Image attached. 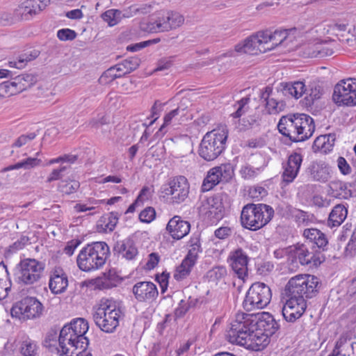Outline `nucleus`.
I'll use <instances>...</instances> for the list:
<instances>
[{"mask_svg":"<svg viewBox=\"0 0 356 356\" xmlns=\"http://www.w3.org/2000/svg\"><path fill=\"white\" fill-rule=\"evenodd\" d=\"M348 214L347 209L342 204H337L330 212L327 225L329 227H338L346 218Z\"/></svg>","mask_w":356,"mask_h":356,"instance_id":"obj_31","label":"nucleus"},{"mask_svg":"<svg viewBox=\"0 0 356 356\" xmlns=\"http://www.w3.org/2000/svg\"><path fill=\"white\" fill-rule=\"evenodd\" d=\"M174 58V56L161 58L157 63V67L155 69V71H163L168 70L173 65Z\"/></svg>","mask_w":356,"mask_h":356,"instance_id":"obj_58","label":"nucleus"},{"mask_svg":"<svg viewBox=\"0 0 356 356\" xmlns=\"http://www.w3.org/2000/svg\"><path fill=\"white\" fill-rule=\"evenodd\" d=\"M195 264L193 261L185 257L181 264L176 268L174 278L178 281L184 280L190 274Z\"/></svg>","mask_w":356,"mask_h":356,"instance_id":"obj_34","label":"nucleus"},{"mask_svg":"<svg viewBox=\"0 0 356 356\" xmlns=\"http://www.w3.org/2000/svg\"><path fill=\"white\" fill-rule=\"evenodd\" d=\"M80 188V183L76 180H62L58 186V191L63 195H71Z\"/></svg>","mask_w":356,"mask_h":356,"instance_id":"obj_40","label":"nucleus"},{"mask_svg":"<svg viewBox=\"0 0 356 356\" xmlns=\"http://www.w3.org/2000/svg\"><path fill=\"white\" fill-rule=\"evenodd\" d=\"M277 129L281 134L288 137L291 142L298 143L307 140L306 135H301L302 133L299 129L294 115L282 117L278 122Z\"/></svg>","mask_w":356,"mask_h":356,"instance_id":"obj_15","label":"nucleus"},{"mask_svg":"<svg viewBox=\"0 0 356 356\" xmlns=\"http://www.w3.org/2000/svg\"><path fill=\"white\" fill-rule=\"evenodd\" d=\"M228 137L226 127L208 131L201 140L198 153L207 161H214L225 149Z\"/></svg>","mask_w":356,"mask_h":356,"instance_id":"obj_6","label":"nucleus"},{"mask_svg":"<svg viewBox=\"0 0 356 356\" xmlns=\"http://www.w3.org/2000/svg\"><path fill=\"white\" fill-rule=\"evenodd\" d=\"M302 162V155L300 154L294 152L289 156L287 165L289 166V168L295 169L296 172H299Z\"/></svg>","mask_w":356,"mask_h":356,"instance_id":"obj_51","label":"nucleus"},{"mask_svg":"<svg viewBox=\"0 0 356 356\" xmlns=\"http://www.w3.org/2000/svg\"><path fill=\"white\" fill-rule=\"evenodd\" d=\"M179 109H174L166 114L163 118V123L159 129L158 133L164 134L166 132L165 127L171 124L172 120L177 115H179Z\"/></svg>","mask_w":356,"mask_h":356,"instance_id":"obj_57","label":"nucleus"},{"mask_svg":"<svg viewBox=\"0 0 356 356\" xmlns=\"http://www.w3.org/2000/svg\"><path fill=\"white\" fill-rule=\"evenodd\" d=\"M321 285L319 279L312 275L291 278L285 286V293L289 298L282 309L284 318L291 323L300 318L307 308L305 298L316 296Z\"/></svg>","mask_w":356,"mask_h":356,"instance_id":"obj_1","label":"nucleus"},{"mask_svg":"<svg viewBox=\"0 0 356 356\" xmlns=\"http://www.w3.org/2000/svg\"><path fill=\"white\" fill-rule=\"evenodd\" d=\"M306 243L296 244L289 247V255L290 257L298 259L302 266L313 265L318 266L325 260V255L321 250L312 249L309 250Z\"/></svg>","mask_w":356,"mask_h":356,"instance_id":"obj_10","label":"nucleus"},{"mask_svg":"<svg viewBox=\"0 0 356 356\" xmlns=\"http://www.w3.org/2000/svg\"><path fill=\"white\" fill-rule=\"evenodd\" d=\"M44 346L48 348L51 351L56 350L58 353L62 354L61 348L56 346V332L54 334H49L44 340Z\"/></svg>","mask_w":356,"mask_h":356,"instance_id":"obj_52","label":"nucleus"},{"mask_svg":"<svg viewBox=\"0 0 356 356\" xmlns=\"http://www.w3.org/2000/svg\"><path fill=\"white\" fill-rule=\"evenodd\" d=\"M39 55H40V51L38 50H35V49L31 51L29 54L26 53V54L21 55L19 56V65H17V67L18 68L24 67L26 63L35 59L36 58L38 57Z\"/></svg>","mask_w":356,"mask_h":356,"instance_id":"obj_55","label":"nucleus"},{"mask_svg":"<svg viewBox=\"0 0 356 356\" xmlns=\"http://www.w3.org/2000/svg\"><path fill=\"white\" fill-rule=\"evenodd\" d=\"M121 72H118L117 71V67L114 66L111 67L107 70H106L102 75L101 76L99 81L100 82H104L107 83L110 81L115 80V79L122 77Z\"/></svg>","mask_w":356,"mask_h":356,"instance_id":"obj_46","label":"nucleus"},{"mask_svg":"<svg viewBox=\"0 0 356 356\" xmlns=\"http://www.w3.org/2000/svg\"><path fill=\"white\" fill-rule=\"evenodd\" d=\"M334 53L332 49L328 48L322 44L314 45L312 52L309 53L312 57L323 58L331 56Z\"/></svg>","mask_w":356,"mask_h":356,"instance_id":"obj_45","label":"nucleus"},{"mask_svg":"<svg viewBox=\"0 0 356 356\" xmlns=\"http://www.w3.org/2000/svg\"><path fill=\"white\" fill-rule=\"evenodd\" d=\"M68 285L67 277L61 269L55 270L49 280V289L54 294L63 293Z\"/></svg>","mask_w":356,"mask_h":356,"instance_id":"obj_26","label":"nucleus"},{"mask_svg":"<svg viewBox=\"0 0 356 356\" xmlns=\"http://www.w3.org/2000/svg\"><path fill=\"white\" fill-rule=\"evenodd\" d=\"M329 194L339 199H348L352 196V192L348 188L346 184L340 180L330 182Z\"/></svg>","mask_w":356,"mask_h":356,"instance_id":"obj_29","label":"nucleus"},{"mask_svg":"<svg viewBox=\"0 0 356 356\" xmlns=\"http://www.w3.org/2000/svg\"><path fill=\"white\" fill-rule=\"evenodd\" d=\"M332 99L339 105H356V79L340 81L334 86Z\"/></svg>","mask_w":356,"mask_h":356,"instance_id":"obj_12","label":"nucleus"},{"mask_svg":"<svg viewBox=\"0 0 356 356\" xmlns=\"http://www.w3.org/2000/svg\"><path fill=\"white\" fill-rule=\"evenodd\" d=\"M45 264L35 259L22 260L16 267V280L18 283L31 285L38 282L42 276Z\"/></svg>","mask_w":356,"mask_h":356,"instance_id":"obj_8","label":"nucleus"},{"mask_svg":"<svg viewBox=\"0 0 356 356\" xmlns=\"http://www.w3.org/2000/svg\"><path fill=\"white\" fill-rule=\"evenodd\" d=\"M107 220L108 222L105 225L106 229H108L110 232H112L115 229L118 221V213H109L108 215Z\"/></svg>","mask_w":356,"mask_h":356,"instance_id":"obj_63","label":"nucleus"},{"mask_svg":"<svg viewBox=\"0 0 356 356\" xmlns=\"http://www.w3.org/2000/svg\"><path fill=\"white\" fill-rule=\"evenodd\" d=\"M323 95V89L318 85H314L309 89V93L307 95L304 100L307 106H311L314 104V102L321 98Z\"/></svg>","mask_w":356,"mask_h":356,"instance_id":"obj_44","label":"nucleus"},{"mask_svg":"<svg viewBox=\"0 0 356 356\" xmlns=\"http://www.w3.org/2000/svg\"><path fill=\"white\" fill-rule=\"evenodd\" d=\"M38 346L37 343L30 339L24 340L20 346V353L23 356H36L38 354Z\"/></svg>","mask_w":356,"mask_h":356,"instance_id":"obj_41","label":"nucleus"},{"mask_svg":"<svg viewBox=\"0 0 356 356\" xmlns=\"http://www.w3.org/2000/svg\"><path fill=\"white\" fill-rule=\"evenodd\" d=\"M272 92V88L266 87L265 91L261 93V97L266 102V106L269 113H277L282 111L285 104L283 101H278L274 98H270V95Z\"/></svg>","mask_w":356,"mask_h":356,"instance_id":"obj_30","label":"nucleus"},{"mask_svg":"<svg viewBox=\"0 0 356 356\" xmlns=\"http://www.w3.org/2000/svg\"><path fill=\"white\" fill-rule=\"evenodd\" d=\"M42 161L37 158H27L25 160H23L20 162L15 163V165H10L8 167L4 168L2 170V172H7L8 170L19 169V168H24V169H30L34 168L35 166L39 165L41 163Z\"/></svg>","mask_w":356,"mask_h":356,"instance_id":"obj_39","label":"nucleus"},{"mask_svg":"<svg viewBox=\"0 0 356 356\" xmlns=\"http://www.w3.org/2000/svg\"><path fill=\"white\" fill-rule=\"evenodd\" d=\"M76 33L70 29H62L57 32V37L63 41L72 40L76 38Z\"/></svg>","mask_w":356,"mask_h":356,"instance_id":"obj_56","label":"nucleus"},{"mask_svg":"<svg viewBox=\"0 0 356 356\" xmlns=\"http://www.w3.org/2000/svg\"><path fill=\"white\" fill-rule=\"evenodd\" d=\"M140 63V60L138 57H130L116 64L115 67H117L118 72H121V75L124 76L136 70Z\"/></svg>","mask_w":356,"mask_h":356,"instance_id":"obj_33","label":"nucleus"},{"mask_svg":"<svg viewBox=\"0 0 356 356\" xmlns=\"http://www.w3.org/2000/svg\"><path fill=\"white\" fill-rule=\"evenodd\" d=\"M122 314L118 304L111 299H102L92 313L95 325L103 332L113 333L119 325Z\"/></svg>","mask_w":356,"mask_h":356,"instance_id":"obj_4","label":"nucleus"},{"mask_svg":"<svg viewBox=\"0 0 356 356\" xmlns=\"http://www.w3.org/2000/svg\"><path fill=\"white\" fill-rule=\"evenodd\" d=\"M191 229V224L186 220H183L179 216H175L172 218L166 226V229L170 236L177 240H179L186 236Z\"/></svg>","mask_w":356,"mask_h":356,"instance_id":"obj_22","label":"nucleus"},{"mask_svg":"<svg viewBox=\"0 0 356 356\" xmlns=\"http://www.w3.org/2000/svg\"><path fill=\"white\" fill-rule=\"evenodd\" d=\"M308 177L314 181L325 183L330 178V168L323 161H312L306 170Z\"/></svg>","mask_w":356,"mask_h":356,"instance_id":"obj_20","label":"nucleus"},{"mask_svg":"<svg viewBox=\"0 0 356 356\" xmlns=\"http://www.w3.org/2000/svg\"><path fill=\"white\" fill-rule=\"evenodd\" d=\"M115 255L122 254V257L131 260L138 254V250L134 245L133 240L126 238L115 243L113 248Z\"/></svg>","mask_w":356,"mask_h":356,"instance_id":"obj_23","label":"nucleus"},{"mask_svg":"<svg viewBox=\"0 0 356 356\" xmlns=\"http://www.w3.org/2000/svg\"><path fill=\"white\" fill-rule=\"evenodd\" d=\"M43 311V305L35 297L26 296L13 305L10 313L13 317L26 321L40 318Z\"/></svg>","mask_w":356,"mask_h":356,"instance_id":"obj_9","label":"nucleus"},{"mask_svg":"<svg viewBox=\"0 0 356 356\" xmlns=\"http://www.w3.org/2000/svg\"><path fill=\"white\" fill-rule=\"evenodd\" d=\"M160 17L163 32L177 29L184 24V17L177 12L168 11Z\"/></svg>","mask_w":356,"mask_h":356,"instance_id":"obj_25","label":"nucleus"},{"mask_svg":"<svg viewBox=\"0 0 356 356\" xmlns=\"http://www.w3.org/2000/svg\"><path fill=\"white\" fill-rule=\"evenodd\" d=\"M325 136H323V135L317 137L313 143L312 149L314 152H317L318 151H321L323 152H327L328 151L325 149Z\"/></svg>","mask_w":356,"mask_h":356,"instance_id":"obj_59","label":"nucleus"},{"mask_svg":"<svg viewBox=\"0 0 356 356\" xmlns=\"http://www.w3.org/2000/svg\"><path fill=\"white\" fill-rule=\"evenodd\" d=\"M249 314H242L236 316V321L231 324V328L229 330L227 337L229 341L234 343H236L241 346L248 343V341L254 342L258 347L257 350L264 348L269 343V339L265 341V337L258 336L254 332L252 323H249Z\"/></svg>","mask_w":356,"mask_h":356,"instance_id":"obj_2","label":"nucleus"},{"mask_svg":"<svg viewBox=\"0 0 356 356\" xmlns=\"http://www.w3.org/2000/svg\"><path fill=\"white\" fill-rule=\"evenodd\" d=\"M274 216L273 209L265 204H247L241 213L243 227L257 231L267 225Z\"/></svg>","mask_w":356,"mask_h":356,"instance_id":"obj_5","label":"nucleus"},{"mask_svg":"<svg viewBox=\"0 0 356 356\" xmlns=\"http://www.w3.org/2000/svg\"><path fill=\"white\" fill-rule=\"evenodd\" d=\"M303 236L307 238L305 242L312 249L321 250L322 252L327 250L328 240L325 234L319 229L315 228L306 229L304 230Z\"/></svg>","mask_w":356,"mask_h":356,"instance_id":"obj_19","label":"nucleus"},{"mask_svg":"<svg viewBox=\"0 0 356 356\" xmlns=\"http://www.w3.org/2000/svg\"><path fill=\"white\" fill-rule=\"evenodd\" d=\"M280 91L285 97L298 99L306 92L307 89L305 88L304 82L297 81L294 82L281 83Z\"/></svg>","mask_w":356,"mask_h":356,"instance_id":"obj_24","label":"nucleus"},{"mask_svg":"<svg viewBox=\"0 0 356 356\" xmlns=\"http://www.w3.org/2000/svg\"><path fill=\"white\" fill-rule=\"evenodd\" d=\"M257 328L263 332L261 333L265 337V341L269 336L276 333L280 328V324L275 321L273 316L268 312H263L260 314L256 322Z\"/></svg>","mask_w":356,"mask_h":356,"instance_id":"obj_21","label":"nucleus"},{"mask_svg":"<svg viewBox=\"0 0 356 356\" xmlns=\"http://www.w3.org/2000/svg\"><path fill=\"white\" fill-rule=\"evenodd\" d=\"M263 35L265 47H269L268 51L274 49L278 46L286 47L288 44V30H276L273 33L270 31H261Z\"/></svg>","mask_w":356,"mask_h":356,"instance_id":"obj_17","label":"nucleus"},{"mask_svg":"<svg viewBox=\"0 0 356 356\" xmlns=\"http://www.w3.org/2000/svg\"><path fill=\"white\" fill-rule=\"evenodd\" d=\"M13 80L15 89L18 92L34 85L37 82V76L33 74H22L13 78Z\"/></svg>","mask_w":356,"mask_h":356,"instance_id":"obj_32","label":"nucleus"},{"mask_svg":"<svg viewBox=\"0 0 356 356\" xmlns=\"http://www.w3.org/2000/svg\"><path fill=\"white\" fill-rule=\"evenodd\" d=\"M221 200L220 197H211L205 200L206 204L202 202V207L204 208V210L207 209V213L212 216L215 219H221L224 216L225 211Z\"/></svg>","mask_w":356,"mask_h":356,"instance_id":"obj_27","label":"nucleus"},{"mask_svg":"<svg viewBox=\"0 0 356 356\" xmlns=\"http://www.w3.org/2000/svg\"><path fill=\"white\" fill-rule=\"evenodd\" d=\"M161 26L160 17H159L156 19H151L147 22H142L140 27L142 31L145 32L159 33L163 32Z\"/></svg>","mask_w":356,"mask_h":356,"instance_id":"obj_43","label":"nucleus"},{"mask_svg":"<svg viewBox=\"0 0 356 356\" xmlns=\"http://www.w3.org/2000/svg\"><path fill=\"white\" fill-rule=\"evenodd\" d=\"M156 217L155 209L152 207H148L143 210L139 214V219L143 222L149 223Z\"/></svg>","mask_w":356,"mask_h":356,"instance_id":"obj_53","label":"nucleus"},{"mask_svg":"<svg viewBox=\"0 0 356 356\" xmlns=\"http://www.w3.org/2000/svg\"><path fill=\"white\" fill-rule=\"evenodd\" d=\"M72 341H66L67 346H69V355H75L80 350H86L89 345V340L86 337L76 338L72 337ZM68 348V346H67Z\"/></svg>","mask_w":356,"mask_h":356,"instance_id":"obj_35","label":"nucleus"},{"mask_svg":"<svg viewBox=\"0 0 356 356\" xmlns=\"http://www.w3.org/2000/svg\"><path fill=\"white\" fill-rule=\"evenodd\" d=\"M261 122V117L259 113L248 115L239 120L241 130L245 131L259 127Z\"/></svg>","mask_w":356,"mask_h":356,"instance_id":"obj_36","label":"nucleus"},{"mask_svg":"<svg viewBox=\"0 0 356 356\" xmlns=\"http://www.w3.org/2000/svg\"><path fill=\"white\" fill-rule=\"evenodd\" d=\"M227 275V270L223 266H216L207 273V277L211 282H218Z\"/></svg>","mask_w":356,"mask_h":356,"instance_id":"obj_47","label":"nucleus"},{"mask_svg":"<svg viewBox=\"0 0 356 356\" xmlns=\"http://www.w3.org/2000/svg\"><path fill=\"white\" fill-rule=\"evenodd\" d=\"M230 260L234 272L238 278L244 280L248 275L249 257L247 254L241 248H238L232 253Z\"/></svg>","mask_w":356,"mask_h":356,"instance_id":"obj_18","label":"nucleus"},{"mask_svg":"<svg viewBox=\"0 0 356 356\" xmlns=\"http://www.w3.org/2000/svg\"><path fill=\"white\" fill-rule=\"evenodd\" d=\"M337 165L343 175H346L351 173V168L343 157L339 156L338 158Z\"/></svg>","mask_w":356,"mask_h":356,"instance_id":"obj_64","label":"nucleus"},{"mask_svg":"<svg viewBox=\"0 0 356 356\" xmlns=\"http://www.w3.org/2000/svg\"><path fill=\"white\" fill-rule=\"evenodd\" d=\"M250 102V97H245L240 99L236 102L237 108L235 112H234L231 115L234 118H238L241 117L248 108V104Z\"/></svg>","mask_w":356,"mask_h":356,"instance_id":"obj_49","label":"nucleus"},{"mask_svg":"<svg viewBox=\"0 0 356 356\" xmlns=\"http://www.w3.org/2000/svg\"><path fill=\"white\" fill-rule=\"evenodd\" d=\"M188 243L190 244L191 249L188 250L185 257L188 258L195 264L198 253L202 251L200 236L196 235L192 236Z\"/></svg>","mask_w":356,"mask_h":356,"instance_id":"obj_37","label":"nucleus"},{"mask_svg":"<svg viewBox=\"0 0 356 356\" xmlns=\"http://www.w3.org/2000/svg\"><path fill=\"white\" fill-rule=\"evenodd\" d=\"M29 240V238L28 236H22L20 238L9 246V252L13 253L17 250L23 249L25 245L27 244Z\"/></svg>","mask_w":356,"mask_h":356,"instance_id":"obj_60","label":"nucleus"},{"mask_svg":"<svg viewBox=\"0 0 356 356\" xmlns=\"http://www.w3.org/2000/svg\"><path fill=\"white\" fill-rule=\"evenodd\" d=\"M163 104L159 100H156L154 104L151 108V118H153L150 122L147 124L146 123H143V126L145 127H147L151 126L159 118L160 113L162 111Z\"/></svg>","mask_w":356,"mask_h":356,"instance_id":"obj_50","label":"nucleus"},{"mask_svg":"<svg viewBox=\"0 0 356 356\" xmlns=\"http://www.w3.org/2000/svg\"><path fill=\"white\" fill-rule=\"evenodd\" d=\"M89 328L88 321L82 318L72 321L70 325H65L60 332L58 346L61 348L62 353H66L70 350L67 347L66 341H72V337H85Z\"/></svg>","mask_w":356,"mask_h":356,"instance_id":"obj_11","label":"nucleus"},{"mask_svg":"<svg viewBox=\"0 0 356 356\" xmlns=\"http://www.w3.org/2000/svg\"><path fill=\"white\" fill-rule=\"evenodd\" d=\"M132 292L138 302H152L159 295L156 286L152 282L136 283L132 288Z\"/></svg>","mask_w":356,"mask_h":356,"instance_id":"obj_16","label":"nucleus"},{"mask_svg":"<svg viewBox=\"0 0 356 356\" xmlns=\"http://www.w3.org/2000/svg\"><path fill=\"white\" fill-rule=\"evenodd\" d=\"M110 254L106 243L97 241L88 244L79 252L76 262L79 268L86 272L101 268Z\"/></svg>","mask_w":356,"mask_h":356,"instance_id":"obj_3","label":"nucleus"},{"mask_svg":"<svg viewBox=\"0 0 356 356\" xmlns=\"http://www.w3.org/2000/svg\"><path fill=\"white\" fill-rule=\"evenodd\" d=\"M78 159L77 155L74 154H64L63 156H59L56 159H51L49 161V164H53L59 162H67L70 163H74Z\"/></svg>","mask_w":356,"mask_h":356,"instance_id":"obj_62","label":"nucleus"},{"mask_svg":"<svg viewBox=\"0 0 356 356\" xmlns=\"http://www.w3.org/2000/svg\"><path fill=\"white\" fill-rule=\"evenodd\" d=\"M261 33V31H259L235 45L234 51L251 55H257L259 53L268 51L269 47H265V44L263 42L264 38L263 35H260Z\"/></svg>","mask_w":356,"mask_h":356,"instance_id":"obj_14","label":"nucleus"},{"mask_svg":"<svg viewBox=\"0 0 356 356\" xmlns=\"http://www.w3.org/2000/svg\"><path fill=\"white\" fill-rule=\"evenodd\" d=\"M161 189L162 193L172 196L174 203L180 204L188 197L190 185L184 176H177L171 179Z\"/></svg>","mask_w":356,"mask_h":356,"instance_id":"obj_13","label":"nucleus"},{"mask_svg":"<svg viewBox=\"0 0 356 356\" xmlns=\"http://www.w3.org/2000/svg\"><path fill=\"white\" fill-rule=\"evenodd\" d=\"M222 181L221 176L215 171L214 168L211 169L202 184V190L209 191Z\"/></svg>","mask_w":356,"mask_h":356,"instance_id":"obj_38","label":"nucleus"},{"mask_svg":"<svg viewBox=\"0 0 356 356\" xmlns=\"http://www.w3.org/2000/svg\"><path fill=\"white\" fill-rule=\"evenodd\" d=\"M17 92L15 89L13 81H4L0 83V99L5 97L6 95H13Z\"/></svg>","mask_w":356,"mask_h":356,"instance_id":"obj_54","label":"nucleus"},{"mask_svg":"<svg viewBox=\"0 0 356 356\" xmlns=\"http://www.w3.org/2000/svg\"><path fill=\"white\" fill-rule=\"evenodd\" d=\"M68 169L67 166H62L58 169H54L47 178V182L58 180L63 177L64 172Z\"/></svg>","mask_w":356,"mask_h":356,"instance_id":"obj_61","label":"nucleus"},{"mask_svg":"<svg viewBox=\"0 0 356 356\" xmlns=\"http://www.w3.org/2000/svg\"><path fill=\"white\" fill-rule=\"evenodd\" d=\"M272 293L270 287L262 282H255L246 293L243 307L247 312L263 309L270 302Z\"/></svg>","mask_w":356,"mask_h":356,"instance_id":"obj_7","label":"nucleus"},{"mask_svg":"<svg viewBox=\"0 0 356 356\" xmlns=\"http://www.w3.org/2000/svg\"><path fill=\"white\" fill-rule=\"evenodd\" d=\"M120 10L109 9L101 15L102 19L108 23L109 26H113L119 24L121 20L120 18Z\"/></svg>","mask_w":356,"mask_h":356,"instance_id":"obj_42","label":"nucleus"},{"mask_svg":"<svg viewBox=\"0 0 356 356\" xmlns=\"http://www.w3.org/2000/svg\"><path fill=\"white\" fill-rule=\"evenodd\" d=\"M214 170L221 176L222 181H227L233 175L232 167L230 164H224L215 167Z\"/></svg>","mask_w":356,"mask_h":356,"instance_id":"obj_48","label":"nucleus"},{"mask_svg":"<svg viewBox=\"0 0 356 356\" xmlns=\"http://www.w3.org/2000/svg\"><path fill=\"white\" fill-rule=\"evenodd\" d=\"M302 135H306L307 140L309 138L315 131V124L313 118L305 113L294 114Z\"/></svg>","mask_w":356,"mask_h":356,"instance_id":"obj_28","label":"nucleus"}]
</instances>
